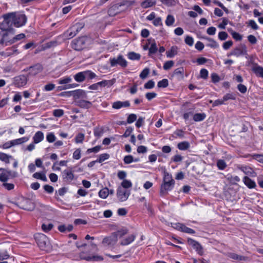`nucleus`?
<instances>
[{"label": "nucleus", "instance_id": "nucleus-1", "mask_svg": "<svg viewBox=\"0 0 263 263\" xmlns=\"http://www.w3.org/2000/svg\"><path fill=\"white\" fill-rule=\"evenodd\" d=\"M34 238L38 247L41 250L50 251L52 247L48 238L42 233H37L34 235Z\"/></svg>", "mask_w": 263, "mask_h": 263}, {"label": "nucleus", "instance_id": "nucleus-2", "mask_svg": "<svg viewBox=\"0 0 263 263\" xmlns=\"http://www.w3.org/2000/svg\"><path fill=\"white\" fill-rule=\"evenodd\" d=\"M4 21L0 25L2 30H14L12 28L14 26V20L12 13L5 14L3 16Z\"/></svg>", "mask_w": 263, "mask_h": 263}, {"label": "nucleus", "instance_id": "nucleus-3", "mask_svg": "<svg viewBox=\"0 0 263 263\" xmlns=\"http://www.w3.org/2000/svg\"><path fill=\"white\" fill-rule=\"evenodd\" d=\"M14 34V30H2L0 32V44L5 46L12 44L11 42Z\"/></svg>", "mask_w": 263, "mask_h": 263}, {"label": "nucleus", "instance_id": "nucleus-4", "mask_svg": "<svg viewBox=\"0 0 263 263\" xmlns=\"http://www.w3.org/2000/svg\"><path fill=\"white\" fill-rule=\"evenodd\" d=\"M109 62L111 67L120 65L123 68H125L127 66L126 60L123 58V55L121 54L119 55L116 58H110Z\"/></svg>", "mask_w": 263, "mask_h": 263}, {"label": "nucleus", "instance_id": "nucleus-5", "mask_svg": "<svg viewBox=\"0 0 263 263\" xmlns=\"http://www.w3.org/2000/svg\"><path fill=\"white\" fill-rule=\"evenodd\" d=\"M82 28V26L79 24H76L69 28L64 33V36L65 39H70L74 37L79 31Z\"/></svg>", "mask_w": 263, "mask_h": 263}, {"label": "nucleus", "instance_id": "nucleus-6", "mask_svg": "<svg viewBox=\"0 0 263 263\" xmlns=\"http://www.w3.org/2000/svg\"><path fill=\"white\" fill-rule=\"evenodd\" d=\"M14 20V26L20 27L24 25L27 21V18L25 14L12 13Z\"/></svg>", "mask_w": 263, "mask_h": 263}, {"label": "nucleus", "instance_id": "nucleus-7", "mask_svg": "<svg viewBox=\"0 0 263 263\" xmlns=\"http://www.w3.org/2000/svg\"><path fill=\"white\" fill-rule=\"evenodd\" d=\"M43 67L39 63L30 66L24 69V71H29L28 76H35L42 71Z\"/></svg>", "mask_w": 263, "mask_h": 263}, {"label": "nucleus", "instance_id": "nucleus-8", "mask_svg": "<svg viewBox=\"0 0 263 263\" xmlns=\"http://www.w3.org/2000/svg\"><path fill=\"white\" fill-rule=\"evenodd\" d=\"M130 192L119 186L117 191V197L120 201L123 202L127 200Z\"/></svg>", "mask_w": 263, "mask_h": 263}, {"label": "nucleus", "instance_id": "nucleus-9", "mask_svg": "<svg viewBox=\"0 0 263 263\" xmlns=\"http://www.w3.org/2000/svg\"><path fill=\"white\" fill-rule=\"evenodd\" d=\"M85 44V39L83 37L75 39L71 43L72 48L76 50H81L83 49Z\"/></svg>", "mask_w": 263, "mask_h": 263}, {"label": "nucleus", "instance_id": "nucleus-10", "mask_svg": "<svg viewBox=\"0 0 263 263\" xmlns=\"http://www.w3.org/2000/svg\"><path fill=\"white\" fill-rule=\"evenodd\" d=\"M62 176L64 181L66 183H70L74 179V174L71 168L63 171L62 173Z\"/></svg>", "mask_w": 263, "mask_h": 263}, {"label": "nucleus", "instance_id": "nucleus-11", "mask_svg": "<svg viewBox=\"0 0 263 263\" xmlns=\"http://www.w3.org/2000/svg\"><path fill=\"white\" fill-rule=\"evenodd\" d=\"M69 93L71 95H72L75 99H78V98H82V99H86L87 98V95L85 91L82 89H78L76 90L72 91L70 92H63L61 93L60 95L61 96H63L65 93Z\"/></svg>", "mask_w": 263, "mask_h": 263}, {"label": "nucleus", "instance_id": "nucleus-12", "mask_svg": "<svg viewBox=\"0 0 263 263\" xmlns=\"http://www.w3.org/2000/svg\"><path fill=\"white\" fill-rule=\"evenodd\" d=\"M27 78L25 75H20L14 78L13 83L17 87L25 86L27 84Z\"/></svg>", "mask_w": 263, "mask_h": 263}, {"label": "nucleus", "instance_id": "nucleus-13", "mask_svg": "<svg viewBox=\"0 0 263 263\" xmlns=\"http://www.w3.org/2000/svg\"><path fill=\"white\" fill-rule=\"evenodd\" d=\"M187 242L189 245L191 246L196 250L198 254L200 255L203 254L202 247L198 242L192 238H189L187 239Z\"/></svg>", "mask_w": 263, "mask_h": 263}, {"label": "nucleus", "instance_id": "nucleus-14", "mask_svg": "<svg viewBox=\"0 0 263 263\" xmlns=\"http://www.w3.org/2000/svg\"><path fill=\"white\" fill-rule=\"evenodd\" d=\"M11 172L5 168H0V181L6 182L11 176Z\"/></svg>", "mask_w": 263, "mask_h": 263}, {"label": "nucleus", "instance_id": "nucleus-15", "mask_svg": "<svg viewBox=\"0 0 263 263\" xmlns=\"http://www.w3.org/2000/svg\"><path fill=\"white\" fill-rule=\"evenodd\" d=\"M117 241V235L112 234L109 237H105L102 240V243L105 246H109L115 244Z\"/></svg>", "mask_w": 263, "mask_h": 263}, {"label": "nucleus", "instance_id": "nucleus-16", "mask_svg": "<svg viewBox=\"0 0 263 263\" xmlns=\"http://www.w3.org/2000/svg\"><path fill=\"white\" fill-rule=\"evenodd\" d=\"M130 105V103L129 101H125L123 102L118 101L112 103V107L115 109H119L122 107H128Z\"/></svg>", "mask_w": 263, "mask_h": 263}, {"label": "nucleus", "instance_id": "nucleus-17", "mask_svg": "<svg viewBox=\"0 0 263 263\" xmlns=\"http://www.w3.org/2000/svg\"><path fill=\"white\" fill-rule=\"evenodd\" d=\"M243 48L244 49H243L239 47L235 48L228 54V56L235 55L238 57L241 55H243L245 54L244 51L245 52H246L245 46L243 47Z\"/></svg>", "mask_w": 263, "mask_h": 263}, {"label": "nucleus", "instance_id": "nucleus-18", "mask_svg": "<svg viewBox=\"0 0 263 263\" xmlns=\"http://www.w3.org/2000/svg\"><path fill=\"white\" fill-rule=\"evenodd\" d=\"M76 104L79 107L86 109L89 108L92 105L91 102L84 100H80L77 101L76 102Z\"/></svg>", "mask_w": 263, "mask_h": 263}, {"label": "nucleus", "instance_id": "nucleus-19", "mask_svg": "<svg viewBox=\"0 0 263 263\" xmlns=\"http://www.w3.org/2000/svg\"><path fill=\"white\" fill-rule=\"evenodd\" d=\"M252 71L257 76L263 78V67L255 64L252 68Z\"/></svg>", "mask_w": 263, "mask_h": 263}, {"label": "nucleus", "instance_id": "nucleus-20", "mask_svg": "<svg viewBox=\"0 0 263 263\" xmlns=\"http://www.w3.org/2000/svg\"><path fill=\"white\" fill-rule=\"evenodd\" d=\"M136 238V235L134 234H132L130 235H129L126 238L123 239L121 242H120V244L122 246H126L130 243H132L133 241H134Z\"/></svg>", "mask_w": 263, "mask_h": 263}, {"label": "nucleus", "instance_id": "nucleus-21", "mask_svg": "<svg viewBox=\"0 0 263 263\" xmlns=\"http://www.w3.org/2000/svg\"><path fill=\"white\" fill-rule=\"evenodd\" d=\"M243 181L245 185L250 189L254 188L256 186L255 182L248 177H244Z\"/></svg>", "mask_w": 263, "mask_h": 263}, {"label": "nucleus", "instance_id": "nucleus-22", "mask_svg": "<svg viewBox=\"0 0 263 263\" xmlns=\"http://www.w3.org/2000/svg\"><path fill=\"white\" fill-rule=\"evenodd\" d=\"M44 139V134L41 131L37 132L33 137L34 143H38L41 142Z\"/></svg>", "mask_w": 263, "mask_h": 263}, {"label": "nucleus", "instance_id": "nucleus-23", "mask_svg": "<svg viewBox=\"0 0 263 263\" xmlns=\"http://www.w3.org/2000/svg\"><path fill=\"white\" fill-rule=\"evenodd\" d=\"M174 184V183H172V182H164L163 184L161 185V192L164 193L167 191L171 190Z\"/></svg>", "mask_w": 263, "mask_h": 263}, {"label": "nucleus", "instance_id": "nucleus-24", "mask_svg": "<svg viewBox=\"0 0 263 263\" xmlns=\"http://www.w3.org/2000/svg\"><path fill=\"white\" fill-rule=\"evenodd\" d=\"M178 48L177 46H172L170 50L166 52V55L168 58H172L177 54Z\"/></svg>", "mask_w": 263, "mask_h": 263}, {"label": "nucleus", "instance_id": "nucleus-25", "mask_svg": "<svg viewBox=\"0 0 263 263\" xmlns=\"http://www.w3.org/2000/svg\"><path fill=\"white\" fill-rule=\"evenodd\" d=\"M156 3V0H145L141 3V6L143 8H147L155 5Z\"/></svg>", "mask_w": 263, "mask_h": 263}, {"label": "nucleus", "instance_id": "nucleus-26", "mask_svg": "<svg viewBox=\"0 0 263 263\" xmlns=\"http://www.w3.org/2000/svg\"><path fill=\"white\" fill-rule=\"evenodd\" d=\"M12 157L4 153L0 152V160L5 162L6 164L10 163V159H12Z\"/></svg>", "mask_w": 263, "mask_h": 263}, {"label": "nucleus", "instance_id": "nucleus-27", "mask_svg": "<svg viewBox=\"0 0 263 263\" xmlns=\"http://www.w3.org/2000/svg\"><path fill=\"white\" fill-rule=\"evenodd\" d=\"M205 39L209 42L207 46L213 48H217L219 47L218 44L213 39L210 37H205Z\"/></svg>", "mask_w": 263, "mask_h": 263}, {"label": "nucleus", "instance_id": "nucleus-28", "mask_svg": "<svg viewBox=\"0 0 263 263\" xmlns=\"http://www.w3.org/2000/svg\"><path fill=\"white\" fill-rule=\"evenodd\" d=\"M33 177L37 179H41L43 180V181H47V178L46 176V175L44 173H41V172H36L33 174L32 175Z\"/></svg>", "mask_w": 263, "mask_h": 263}, {"label": "nucleus", "instance_id": "nucleus-29", "mask_svg": "<svg viewBox=\"0 0 263 263\" xmlns=\"http://www.w3.org/2000/svg\"><path fill=\"white\" fill-rule=\"evenodd\" d=\"M115 81V79H112L110 80H103L101 82H99L100 87H110L114 84Z\"/></svg>", "mask_w": 263, "mask_h": 263}, {"label": "nucleus", "instance_id": "nucleus-30", "mask_svg": "<svg viewBox=\"0 0 263 263\" xmlns=\"http://www.w3.org/2000/svg\"><path fill=\"white\" fill-rule=\"evenodd\" d=\"M74 79L78 82H83L86 79L84 71L77 73L74 76Z\"/></svg>", "mask_w": 263, "mask_h": 263}, {"label": "nucleus", "instance_id": "nucleus-31", "mask_svg": "<svg viewBox=\"0 0 263 263\" xmlns=\"http://www.w3.org/2000/svg\"><path fill=\"white\" fill-rule=\"evenodd\" d=\"M206 115L204 113L195 114L193 116V120L196 122L202 121L205 119Z\"/></svg>", "mask_w": 263, "mask_h": 263}, {"label": "nucleus", "instance_id": "nucleus-32", "mask_svg": "<svg viewBox=\"0 0 263 263\" xmlns=\"http://www.w3.org/2000/svg\"><path fill=\"white\" fill-rule=\"evenodd\" d=\"M29 140V138L24 137L13 140H11L13 146L18 145L27 142Z\"/></svg>", "mask_w": 263, "mask_h": 263}, {"label": "nucleus", "instance_id": "nucleus-33", "mask_svg": "<svg viewBox=\"0 0 263 263\" xmlns=\"http://www.w3.org/2000/svg\"><path fill=\"white\" fill-rule=\"evenodd\" d=\"M190 143L187 141H183L178 144L177 147L181 151H185L190 147Z\"/></svg>", "mask_w": 263, "mask_h": 263}, {"label": "nucleus", "instance_id": "nucleus-34", "mask_svg": "<svg viewBox=\"0 0 263 263\" xmlns=\"http://www.w3.org/2000/svg\"><path fill=\"white\" fill-rule=\"evenodd\" d=\"M109 195V190L107 187H104L99 192V196L102 199L106 198Z\"/></svg>", "mask_w": 263, "mask_h": 263}, {"label": "nucleus", "instance_id": "nucleus-35", "mask_svg": "<svg viewBox=\"0 0 263 263\" xmlns=\"http://www.w3.org/2000/svg\"><path fill=\"white\" fill-rule=\"evenodd\" d=\"M85 259L87 261H101L103 258L100 255H96L92 256H88L85 257Z\"/></svg>", "mask_w": 263, "mask_h": 263}, {"label": "nucleus", "instance_id": "nucleus-36", "mask_svg": "<svg viewBox=\"0 0 263 263\" xmlns=\"http://www.w3.org/2000/svg\"><path fill=\"white\" fill-rule=\"evenodd\" d=\"M104 133V128L102 127H97L95 128L94 129V135L97 138H100V137H101Z\"/></svg>", "mask_w": 263, "mask_h": 263}, {"label": "nucleus", "instance_id": "nucleus-37", "mask_svg": "<svg viewBox=\"0 0 263 263\" xmlns=\"http://www.w3.org/2000/svg\"><path fill=\"white\" fill-rule=\"evenodd\" d=\"M121 187L125 190L132 187V183L130 180L124 179L121 183Z\"/></svg>", "mask_w": 263, "mask_h": 263}, {"label": "nucleus", "instance_id": "nucleus-38", "mask_svg": "<svg viewBox=\"0 0 263 263\" xmlns=\"http://www.w3.org/2000/svg\"><path fill=\"white\" fill-rule=\"evenodd\" d=\"M72 81V79L70 77H66L61 78L58 80V83L60 84H67Z\"/></svg>", "mask_w": 263, "mask_h": 263}, {"label": "nucleus", "instance_id": "nucleus-39", "mask_svg": "<svg viewBox=\"0 0 263 263\" xmlns=\"http://www.w3.org/2000/svg\"><path fill=\"white\" fill-rule=\"evenodd\" d=\"M128 58L132 60H138L140 58V55L134 52H130L128 53Z\"/></svg>", "mask_w": 263, "mask_h": 263}, {"label": "nucleus", "instance_id": "nucleus-40", "mask_svg": "<svg viewBox=\"0 0 263 263\" xmlns=\"http://www.w3.org/2000/svg\"><path fill=\"white\" fill-rule=\"evenodd\" d=\"M217 166L220 170H223L226 168L227 165L223 160H218L217 162Z\"/></svg>", "mask_w": 263, "mask_h": 263}, {"label": "nucleus", "instance_id": "nucleus-41", "mask_svg": "<svg viewBox=\"0 0 263 263\" xmlns=\"http://www.w3.org/2000/svg\"><path fill=\"white\" fill-rule=\"evenodd\" d=\"M229 257L233 259L238 260H245V258L244 256L239 255L234 253H229Z\"/></svg>", "mask_w": 263, "mask_h": 263}, {"label": "nucleus", "instance_id": "nucleus-42", "mask_svg": "<svg viewBox=\"0 0 263 263\" xmlns=\"http://www.w3.org/2000/svg\"><path fill=\"white\" fill-rule=\"evenodd\" d=\"M85 79H92L96 77V74L90 70L84 71Z\"/></svg>", "mask_w": 263, "mask_h": 263}, {"label": "nucleus", "instance_id": "nucleus-43", "mask_svg": "<svg viewBox=\"0 0 263 263\" xmlns=\"http://www.w3.org/2000/svg\"><path fill=\"white\" fill-rule=\"evenodd\" d=\"M168 85V81L167 79H164L158 82L157 86L159 88H165Z\"/></svg>", "mask_w": 263, "mask_h": 263}, {"label": "nucleus", "instance_id": "nucleus-44", "mask_svg": "<svg viewBox=\"0 0 263 263\" xmlns=\"http://www.w3.org/2000/svg\"><path fill=\"white\" fill-rule=\"evenodd\" d=\"M174 65V62L173 61H167L164 63L163 65V69L165 70H167L171 68Z\"/></svg>", "mask_w": 263, "mask_h": 263}, {"label": "nucleus", "instance_id": "nucleus-45", "mask_svg": "<svg viewBox=\"0 0 263 263\" xmlns=\"http://www.w3.org/2000/svg\"><path fill=\"white\" fill-rule=\"evenodd\" d=\"M109 158V155L108 154L104 153L100 155L99 158L96 160V162L101 163L104 161L107 160Z\"/></svg>", "mask_w": 263, "mask_h": 263}, {"label": "nucleus", "instance_id": "nucleus-46", "mask_svg": "<svg viewBox=\"0 0 263 263\" xmlns=\"http://www.w3.org/2000/svg\"><path fill=\"white\" fill-rule=\"evenodd\" d=\"M175 22V19L173 16L171 15H167L165 20V24L167 26H170L172 25Z\"/></svg>", "mask_w": 263, "mask_h": 263}, {"label": "nucleus", "instance_id": "nucleus-47", "mask_svg": "<svg viewBox=\"0 0 263 263\" xmlns=\"http://www.w3.org/2000/svg\"><path fill=\"white\" fill-rule=\"evenodd\" d=\"M184 69L183 67L176 68L174 71V75L180 76L181 78L183 77Z\"/></svg>", "mask_w": 263, "mask_h": 263}, {"label": "nucleus", "instance_id": "nucleus-48", "mask_svg": "<svg viewBox=\"0 0 263 263\" xmlns=\"http://www.w3.org/2000/svg\"><path fill=\"white\" fill-rule=\"evenodd\" d=\"M137 115L134 114H130L127 119V122L128 124H131L133 123L134 121H135L137 119Z\"/></svg>", "mask_w": 263, "mask_h": 263}, {"label": "nucleus", "instance_id": "nucleus-49", "mask_svg": "<svg viewBox=\"0 0 263 263\" xmlns=\"http://www.w3.org/2000/svg\"><path fill=\"white\" fill-rule=\"evenodd\" d=\"M84 139V135L82 133H79L75 138V141L77 143H81Z\"/></svg>", "mask_w": 263, "mask_h": 263}, {"label": "nucleus", "instance_id": "nucleus-50", "mask_svg": "<svg viewBox=\"0 0 263 263\" xmlns=\"http://www.w3.org/2000/svg\"><path fill=\"white\" fill-rule=\"evenodd\" d=\"M235 95L233 93H227L226 95H224L223 97V101L224 102H226L229 100H235Z\"/></svg>", "mask_w": 263, "mask_h": 263}, {"label": "nucleus", "instance_id": "nucleus-51", "mask_svg": "<svg viewBox=\"0 0 263 263\" xmlns=\"http://www.w3.org/2000/svg\"><path fill=\"white\" fill-rule=\"evenodd\" d=\"M53 227V226L51 223H48L47 224L44 223L42 226V229L44 232H47L51 230Z\"/></svg>", "mask_w": 263, "mask_h": 263}, {"label": "nucleus", "instance_id": "nucleus-52", "mask_svg": "<svg viewBox=\"0 0 263 263\" xmlns=\"http://www.w3.org/2000/svg\"><path fill=\"white\" fill-rule=\"evenodd\" d=\"M218 37L220 40L224 41L228 38V34L225 31H221L219 32Z\"/></svg>", "mask_w": 263, "mask_h": 263}, {"label": "nucleus", "instance_id": "nucleus-53", "mask_svg": "<svg viewBox=\"0 0 263 263\" xmlns=\"http://www.w3.org/2000/svg\"><path fill=\"white\" fill-rule=\"evenodd\" d=\"M149 69L148 68H146L144 69L140 74V78H141L142 79H145L149 74Z\"/></svg>", "mask_w": 263, "mask_h": 263}, {"label": "nucleus", "instance_id": "nucleus-54", "mask_svg": "<svg viewBox=\"0 0 263 263\" xmlns=\"http://www.w3.org/2000/svg\"><path fill=\"white\" fill-rule=\"evenodd\" d=\"M9 257V255L6 251H0V260H5Z\"/></svg>", "mask_w": 263, "mask_h": 263}, {"label": "nucleus", "instance_id": "nucleus-55", "mask_svg": "<svg viewBox=\"0 0 263 263\" xmlns=\"http://www.w3.org/2000/svg\"><path fill=\"white\" fill-rule=\"evenodd\" d=\"M46 139L48 142L52 143L55 140L56 138L53 133H50L47 135Z\"/></svg>", "mask_w": 263, "mask_h": 263}, {"label": "nucleus", "instance_id": "nucleus-56", "mask_svg": "<svg viewBox=\"0 0 263 263\" xmlns=\"http://www.w3.org/2000/svg\"><path fill=\"white\" fill-rule=\"evenodd\" d=\"M158 50V48L156 45V43H153L152 44L149 49V54H154Z\"/></svg>", "mask_w": 263, "mask_h": 263}, {"label": "nucleus", "instance_id": "nucleus-57", "mask_svg": "<svg viewBox=\"0 0 263 263\" xmlns=\"http://www.w3.org/2000/svg\"><path fill=\"white\" fill-rule=\"evenodd\" d=\"M25 37V35L24 33H20L15 36H13L12 37V44L14 43L17 41H19L22 39H24Z\"/></svg>", "mask_w": 263, "mask_h": 263}, {"label": "nucleus", "instance_id": "nucleus-58", "mask_svg": "<svg viewBox=\"0 0 263 263\" xmlns=\"http://www.w3.org/2000/svg\"><path fill=\"white\" fill-rule=\"evenodd\" d=\"M163 182H172V183H174V180L172 179L171 175L169 173H165L164 176Z\"/></svg>", "mask_w": 263, "mask_h": 263}, {"label": "nucleus", "instance_id": "nucleus-59", "mask_svg": "<svg viewBox=\"0 0 263 263\" xmlns=\"http://www.w3.org/2000/svg\"><path fill=\"white\" fill-rule=\"evenodd\" d=\"M101 146L97 145V146H96L94 147H92V148H88L87 150V153L88 154H89V153H98L101 149Z\"/></svg>", "mask_w": 263, "mask_h": 263}, {"label": "nucleus", "instance_id": "nucleus-60", "mask_svg": "<svg viewBox=\"0 0 263 263\" xmlns=\"http://www.w3.org/2000/svg\"><path fill=\"white\" fill-rule=\"evenodd\" d=\"M185 43L190 46H192L194 44V39L192 36H186L184 40Z\"/></svg>", "mask_w": 263, "mask_h": 263}, {"label": "nucleus", "instance_id": "nucleus-61", "mask_svg": "<svg viewBox=\"0 0 263 263\" xmlns=\"http://www.w3.org/2000/svg\"><path fill=\"white\" fill-rule=\"evenodd\" d=\"M81 149L80 148L77 149L73 153V158L76 160L80 159L81 156Z\"/></svg>", "mask_w": 263, "mask_h": 263}, {"label": "nucleus", "instance_id": "nucleus-62", "mask_svg": "<svg viewBox=\"0 0 263 263\" xmlns=\"http://www.w3.org/2000/svg\"><path fill=\"white\" fill-rule=\"evenodd\" d=\"M208 71L206 69H201L200 71V77L202 79H206L208 77Z\"/></svg>", "mask_w": 263, "mask_h": 263}, {"label": "nucleus", "instance_id": "nucleus-63", "mask_svg": "<svg viewBox=\"0 0 263 263\" xmlns=\"http://www.w3.org/2000/svg\"><path fill=\"white\" fill-rule=\"evenodd\" d=\"M124 162L125 164H130L134 161V158L132 155H127L124 157Z\"/></svg>", "mask_w": 263, "mask_h": 263}, {"label": "nucleus", "instance_id": "nucleus-64", "mask_svg": "<svg viewBox=\"0 0 263 263\" xmlns=\"http://www.w3.org/2000/svg\"><path fill=\"white\" fill-rule=\"evenodd\" d=\"M154 86L155 82L153 80H149L144 84V87L146 89H152Z\"/></svg>", "mask_w": 263, "mask_h": 263}]
</instances>
